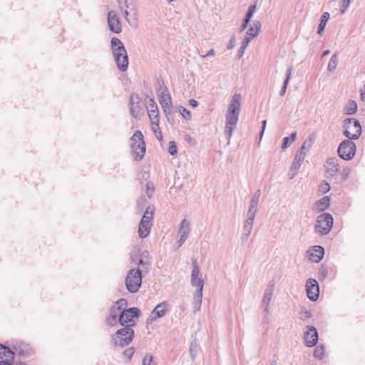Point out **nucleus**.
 <instances>
[{
	"mask_svg": "<svg viewBox=\"0 0 365 365\" xmlns=\"http://www.w3.org/2000/svg\"><path fill=\"white\" fill-rule=\"evenodd\" d=\"M110 46L118 68L121 71H126L128 66V57L122 41L116 37H113L110 40Z\"/></svg>",
	"mask_w": 365,
	"mask_h": 365,
	"instance_id": "obj_1",
	"label": "nucleus"
},
{
	"mask_svg": "<svg viewBox=\"0 0 365 365\" xmlns=\"http://www.w3.org/2000/svg\"><path fill=\"white\" fill-rule=\"evenodd\" d=\"M130 148L135 160H141L145 153V144L143 135L140 130H136L130 138Z\"/></svg>",
	"mask_w": 365,
	"mask_h": 365,
	"instance_id": "obj_2",
	"label": "nucleus"
},
{
	"mask_svg": "<svg viewBox=\"0 0 365 365\" xmlns=\"http://www.w3.org/2000/svg\"><path fill=\"white\" fill-rule=\"evenodd\" d=\"M134 336V330L130 326H125L118 329L115 334L112 336V342L114 346L124 347L128 345Z\"/></svg>",
	"mask_w": 365,
	"mask_h": 365,
	"instance_id": "obj_3",
	"label": "nucleus"
},
{
	"mask_svg": "<svg viewBox=\"0 0 365 365\" xmlns=\"http://www.w3.org/2000/svg\"><path fill=\"white\" fill-rule=\"evenodd\" d=\"M142 284V271L140 269H130L125 279V285L130 293L137 292Z\"/></svg>",
	"mask_w": 365,
	"mask_h": 365,
	"instance_id": "obj_4",
	"label": "nucleus"
},
{
	"mask_svg": "<svg viewBox=\"0 0 365 365\" xmlns=\"http://www.w3.org/2000/svg\"><path fill=\"white\" fill-rule=\"evenodd\" d=\"M343 127L344 135L350 140H356L361 134V127L359 121L356 119H345Z\"/></svg>",
	"mask_w": 365,
	"mask_h": 365,
	"instance_id": "obj_5",
	"label": "nucleus"
},
{
	"mask_svg": "<svg viewBox=\"0 0 365 365\" xmlns=\"http://www.w3.org/2000/svg\"><path fill=\"white\" fill-rule=\"evenodd\" d=\"M332 227L333 217L331 215L324 212L317 217L314 230L316 232L321 235H325L329 233Z\"/></svg>",
	"mask_w": 365,
	"mask_h": 365,
	"instance_id": "obj_6",
	"label": "nucleus"
},
{
	"mask_svg": "<svg viewBox=\"0 0 365 365\" xmlns=\"http://www.w3.org/2000/svg\"><path fill=\"white\" fill-rule=\"evenodd\" d=\"M140 309L135 307L125 309H122L120 314L118 317V322L123 326H130L132 328L133 326L135 324V318H138L140 315Z\"/></svg>",
	"mask_w": 365,
	"mask_h": 365,
	"instance_id": "obj_7",
	"label": "nucleus"
},
{
	"mask_svg": "<svg viewBox=\"0 0 365 365\" xmlns=\"http://www.w3.org/2000/svg\"><path fill=\"white\" fill-rule=\"evenodd\" d=\"M356 150V144L350 139L343 140L338 147L337 153L339 156L344 160H351Z\"/></svg>",
	"mask_w": 365,
	"mask_h": 365,
	"instance_id": "obj_8",
	"label": "nucleus"
},
{
	"mask_svg": "<svg viewBox=\"0 0 365 365\" xmlns=\"http://www.w3.org/2000/svg\"><path fill=\"white\" fill-rule=\"evenodd\" d=\"M307 144V140L304 141L302 147L297 151L295 154V157L294 161L290 167L289 171L288 173L289 179H293L297 175L298 170H299L302 162L305 158V146Z\"/></svg>",
	"mask_w": 365,
	"mask_h": 365,
	"instance_id": "obj_9",
	"label": "nucleus"
},
{
	"mask_svg": "<svg viewBox=\"0 0 365 365\" xmlns=\"http://www.w3.org/2000/svg\"><path fill=\"white\" fill-rule=\"evenodd\" d=\"M159 91H160V93L158 95L159 102L168 120L170 121L169 116L172 113V102L170 96L168 93V90L165 85L160 86Z\"/></svg>",
	"mask_w": 365,
	"mask_h": 365,
	"instance_id": "obj_10",
	"label": "nucleus"
},
{
	"mask_svg": "<svg viewBox=\"0 0 365 365\" xmlns=\"http://www.w3.org/2000/svg\"><path fill=\"white\" fill-rule=\"evenodd\" d=\"M127 300L125 299H120L111 307L108 317L106 318L108 324L114 326L118 322V317L122 309L126 308Z\"/></svg>",
	"mask_w": 365,
	"mask_h": 365,
	"instance_id": "obj_11",
	"label": "nucleus"
},
{
	"mask_svg": "<svg viewBox=\"0 0 365 365\" xmlns=\"http://www.w3.org/2000/svg\"><path fill=\"white\" fill-rule=\"evenodd\" d=\"M306 292L308 298L312 302H315L319 299V286L318 282L313 278H309L306 282Z\"/></svg>",
	"mask_w": 365,
	"mask_h": 365,
	"instance_id": "obj_12",
	"label": "nucleus"
},
{
	"mask_svg": "<svg viewBox=\"0 0 365 365\" xmlns=\"http://www.w3.org/2000/svg\"><path fill=\"white\" fill-rule=\"evenodd\" d=\"M325 169L329 176L332 178L337 176L340 172L339 160L336 157L328 158L326 161Z\"/></svg>",
	"mask_w": 365,
	"mask_h": 365,
	"instance_id": "obj_13",
	"label": "nucleus"
},
{
	"mask_svg": "<svg viewBox=\"0 0 365 365\" xmlns=\"http://www.w3.org/2000/svg\"><path fill=\"white\" fill-rule=\"evenodd\" d=\"M109 29L115 33L120 34L122 31L121 24L117 14L114 11H110L107 16Z\"/></svg>",
	"mask_w": 365,
	"mask_h": 365,
	"instance_id": "obj_14",
	"label": "nucleus"
},
{
	"mask_svg": "<svg viewBox=\"0 0 365 365\" xmlns=\"http://www.w3.org/2000/svg\"><path fill=\"white\" fill-rule=\"evenodd\" d=\"M307 330L304 333V339L307 346L312 347L318 341V332L313 326H307Z\"/></svg>",
	"mask_w": 365,
	"mask_h": 365,
	"instance_id": "obj_15",
	"label": "nucleus"
},
{
	"mask_svg": "<svg viewBox=\"0 0 365 365\" xmlns=\"http://www.w3.org/2000/svg\"><path fill=\"white\" fill-rule=\"evenodd\" d=\"M226 124L225 128V135L228 140L232 135V131L235 128L239 120V115L226 114Z\"/></svg>",
	"mask_w": 365,
	"mask_h": 365,
	"instance_id": "obj_16",
	"label": "nucleus"
},
{
	"mask_svg": "<svg viewBox=\"0 0 365 365\" xmlns=\"http://www.w3.org/2000/svg\"><path fill=\"white\" fill-rule=\"evenodd\" d=\"M324 255V249L322 246H313L307 252V257L313 262H320Z\"/></svg>",
	"mask_w": 365,
	"mask_h": 365,
	"instance_id": "obj_17",
	"label": "nucleus"
},
{
	"mask_svg": "<svg viewBox=\"0 0 365 365\" xmlns=\"http://www.w3.org/2000/svg\"><path fill=\"white\" fill-rule=\"evenodd\" d=\"M242 96L239 93L232 96L226 114L240 115Z\"/></svg>",
	"mask_w": 365,
	"mask_h": 365,
	"instance_id": "obj_18",
	"label": "nucleus"
},
{
	"mask_svg": "<svg viewBox=\"0 0 365 365\" xmlns=\"http://www.w3.org/2000/svg\"><path fill=\"white\" fill-rule=\"evenodd\" d=\"M192 274H191V284L194 287H200V284L204 286V281L200 277H198L200 274V267L196 259H192Z\"/></svg>",
	"mask_w": 365,
	"mask_h": 365,
	"instance_id": "obj_19",
	"label": "nucleus"
},
{
	"mask_svg": "<svg viewBox=\"0 0 365 365\" xmlns=\"http://www.w3.org/2000/svg\"><path fill=\"white\" fill-rule=\"evenodd\" d=\"M148 113L151 122H159L158 108L153 99L150 100Z\"/></svg>",
	"mask_w": 365,
	"mask_h": 365,
	"instance_id": "obj_20",
	"label": "nucleus"
},
{
	"mask_svg": "<svg viewBox=\"0 0 365 365\" xmlns=\"http://www.w3.org/2000/svg\"><path fill=\"white\" fill-rule=\"evenodd\" d=\"M14 357V351L8 346L0 344V358H5V361H12Z\"/></svg>",
	"mask_w": 365,
	"mask_h": 365,
	"instance_id": "obj_21",
	"label": "nucleus"
},
{
	"mask_svg": "<svg viewBox=\"0 0 365 365\" xmlns=\"http://www.w3.org/2000/svg\"><path fill=\"white\" fill-rule=\"evenodd\" d=\"M274 289V283L273 281L269 282L266 289L264 290L262 302L269 304L272 299V294Z\"/></svg>",
	"mask_w": 365,
	"mask_h": 365,
	"instance_id": "obj_22",
	"label": "nucleus"
},
{
	"mask_svg": "<svg viewBox=\"0 0 365 365\" xmlns=\"http://www.w3.org/2000/svg\"><path fill=\"white\" fill-rule=\"evenodd\" d=\"M261 28V23L259 21H254L246 32V35L254 38L258 35Z\"/></svg>",
	"mask_w": 365,
	"mask_h": 365,
	"instance_id": "obj_23",
	"label": "nucleus"
},
{
	"mask_svg": "<svg viewBox=\"0 0 365 365\" xmlns=\"http://www.w3.org/2000/svg\"><path fill=\"white\" fill-rule=\"evenodd\" d=\"M167 304L165 302L158 304L152 312L153 319L162 317L165 314Z\"/></svg>",
	"mask_w": 365,
	"mask_h": 365,
	"instance_id": "obj_24",
	"label": "nucleus"
},
{
	"mask_svg": "<svg viewBox=\"0 0 365 365\" xmlns=\"http://www.w3.org/2000/svg\"><path fill=\"white\" fill-rule=\"evenodd\" d=\"M190 231V222L187 219H183L180 225V228L178 230L179 235L187 238Z\"/></svg>",
	"mask_w": 365,
	"mask_h": 365,
	"instance_id": "obj_25",
	"label": "nucleus"
},
{
	"mask_svg": "<svg viewBox=\"0 0 365 365\" xmlns=\"http://www.w3.org/2000/svg\"><path fill=\"white\" fill-rule=\"evenodd\" d=\"M330 197L329 196H324L319 200L317 201L315 206L319 212L324 211L329 207Z\"/></svg>",
	"mask_w": 365,
	"mask_h": 365,
	"instance_id": "obj_26",
	"label": "nucleus"
},
{
	"mask_svg": "<svg viewBox=\"0 0 365 365\" xmlns=\"http://www.w3.org/2000/svg\"><path fill=\"white\" fill-rule=\"evenodd\" d=\"M152 224L142 223L140 221L138 226V235L140 238H145L150 232Z\"/></svg>",
	"mask_w": 365,
	"mask_h": 365,
	"instance_id": "obj_27",
	"label": "nucleus"
},
{
	"mask_svg": "<svg viewBox=\"0 0 365 365\" xmlns=\"http://www.w3.org/2000/svg\"><path fill=\"white\" fill-rule=\"evenodd\" d=\"M253 227V224L250 222H245L243 226V233L241 236V240L242 242H246L252 232Z\"/></svg>",
	"mask_w": 365,
	"mask_h": 365,
	"instance_id": "obj_28",
	"label": "nucleus"
},
{
	"mask_svg": "<svg viewBox=\"0 0 365 365\" xmlns=\"http://www.w3.org/2000/svg\"><path fill=\"white\" fill-rule=\"evenodd\" d=\"M202 289L203 286L200 284V287H197V290L194 294V299L195 301V308L199 310L202 303Z\"/></svg>",
	"mask_w": 365,
	"mask_h": 365,
	"instance_id": "obj_29",
	"label": "nucleus"
},
{
	"mask_svg": "<svg viewBox=\"0 0 365 365\" xmlns=\"http://www.w3.org/2000/svg\"><path fill=\"white\" fill-rule=\"evenodd\" d=\"M292 68L291 66H289L287 69L286 77H285L283 86H282V87L281 88V91L279 92V95L281 96H283L285 94V93H286L287 86L289 84V80H290L291 76H292Z\"/></svg>",
	"mask_w": 365,
	"mask_h": 365,
	"instance_id": "obj_30",
	"label": "nucleus"
},
{
	"mask_svg": "<svg viewBox=\"0 0 365 365\" xmlns=\"http://www.w3.org/2000/svg\"><path fill=\"white\" fill-rule=\"evenodd\" d=\"M329 17H330V15H329V12H324L322 14V15L321 16V19H320V23L318 26V31H317V33L319 35L322 34V32L324 31V30L325 29L327 22L329 20Z\"/></svg>",
	"mask_w": 365,
	"mask_h": 365,
	"instance_id": "obj_31",
	"label": "nucleus"
},
{
	"mask_svg": "<svg viewBox=\"0 0 365 365\" xmlns=\"http://www.w3.org/2000/svg\"><path fill=\"white\" fill-rule=\"evenodd\" d=\"M152 124V130L154 133L156 138L161 141L163 140V135L159 127V122H151Z\"/></svg>",
	"mask_w": 365,
	"mask_h": 365,
	"instance_id": "obj_32",
	"label": "nucleus"
},
{
	"mask_svg": "<svg viewBox=\"0 0 365 365\" xmlns=\"http://www.w3.org/2000/svg\"><path fill=\"white\" fill-rule=\"evenodd\" d=\"M338 64V56L337 54L335 53L332 55L329 63H328V70L331 72H333Z\"/></svg>",
	"mask_w": 365,
	"mask_h": 365,
	"instance_id": "obj_33",
	"label": "nucleus"
},
{
	"mask_svg": "<svg viewBox=\"0 0 365 365\" xmlns=\"http://www.w3.org/2000/svg\"><path fill=\"white\" fill-rule=\"evenodd\" d=\"M150 264H151L150 261H146L144 259H142L140 257L138 262V265L142 267V269H140V271H142V272H145V273H147L149 270Z\"/></svg>",
	"mask_w": 365,
	"mask_h": 365,
	"instance_id": "obj_34",
	"label": "nucleus"
},
{
	"mask_svg": "<svg viewBox=\"0 0 365 365\" xmlns=\"http://www.w3.org/2000/svg\"><path fill=\"white\" fill-rule=\"evenodd\" d=\"M357 111V105L355 101H350L346 106V112L348 115H353Z\"/></svg>",
	"mask_w": 365,
	"mask_h": 365,
	"instance_id": "obj_35",
	"label": "nucleus"
},
{
	"mask_svg": "<svg viewBox=\"0 0 365 365\" xmlns=\"http://www.w3.org/2000/svg\"><path fill=\"white\" fill-rule=\"evenodd\" d=\"M189 354L190 359L194 361L197 354V347L195 342H191L189 348Z\"/></svg>",
	"mask_w": 365,
	"mask_h": 365,
	"instance_id": "obj_36",
	"label": "nucleus"
},
{
	"mask_svg": "<svg viewBox=\"0 0 365 365\" xmlns=\"http://www.w3.org/2000/svg\"><path fill=\"white\" fill-rule=\"evenodd\" d=\"M299 319L302 321H307V319H309L312 314H311V312L309 311H308L306 308L304 307H302L301 309V311L299 312Z\"/></svg>",
	"mask_w": 365,
	"mask_h": 365,
	"instance_id": "obj_37",
	"label": "nucleus"
},
{
	"mask_svg": "<svg viewBox=\"0 0 365 365\" xmlns=\"http://www.w3.org/2000/svg\"><path fill=\"white\" fill-rule=\"evenodd\" d=\"M329 274L328 267L322 264L319 269V279H324L327 277Z\"/></svg>",
	"mask_w": 365,
	"mask_h": 365,
	"instance_id": "obj_38",
	"label": "nucleus"
},
{
	"mask_svg": "<svg viewBox=\"0 0 365 365\" xmlns=\"http://www.w3.org/2000/svg\"><path fill=\"white\" fill-rule=\"evenodd\" d=\"M324 354V349L322 346H317L314 350V356L318 359H322Z\"/></svg>",
	"mask_w": 365,
	"mask_h": 365,
	"instance_id": "obj_39",
	"label": "nucleus"
},
{
	"mask_svg": "<svg viewBox=\"0 0 365 365\" xmlns=\"http://www.w3.org/2000/svg\"><path fill=\"white\" fill-rule=\"evenodd\" d=\"M257 5L255 4L250 5L248 8V10L247 11L245 19L250 21V19H252L254 13L255 12Z\"/></svg>",
	"mask_w": 365,
	"mask_h": 365,
	"instance_id": "obj_40",
	"label": "nucleus"
},
{
	"mask_svg": "<svg viewBox=\"0 0 365 365\" xmlns=\"http://www.w3.org/2000/svg\"><path fill=\"white\" fill-rule=\"evenodd\" d=\"M143 365H156L153 361V356L150 354H146L143 359Z\"/></svg>",
	"mask_w": 365,
	"mask_h": 365,
	"instance_id": "obj_41",
	"label": "nucleus"
},
{
	"mask_svg": "<svg viewBox=\"0 0 365 365\" xmlns=\"http://www.w3.org/2000/svg\"><path fill=\"white\" fill-rule=\"evenodd\" d=\"M139 101H136V105H133L130 106V113H131V115L135 118H137L138 116V114H139Z\"/></svg>",
	"mask_w": 365,
	"mask_h": 365,
	"instance_id": "obj_42",
	"label": "nucleus"
},
{
	"mask_svg": "<svg viewBox=\"0 0 365 365\" xmlns=\"http://www.w3.org/2000/svg\"><path fill=\"white\" fill-rule=\"evenodd\" d=\"M330 190V185L328 182L323 181L319 186V191L322 193H327Z\"/></svg>",
	"mask_w": 365,
	"mask_h": 365,
	"instance_id": "obj_43",
	"label": "nucleus"
},
{
	"mask_svg": "<svg viewBox=\"0 0 365 365\" xmlns=\"http://www.w3.org/2000/svg\"><path fill=\"white\" fill-rule=\"evenodd\" d=\"M351 170L349 167L344 168L341 172V178L343 180H347L351 174Z\"/></svg>",
	"mask_w": 365,
	"mask_h": 365,
	"instance_id": "obj_44",
	"label": "nucleus"
},
{
	"mask_svg": "<svg viewBox=\"0 0 365 365\" xmlns=\"http://www.w3.org/2000/svg\"><path fill=\"white\" fill-rule=\"evenodd\" d=\"M168 152L171 155H175L177 153L178 149L175 141L169 142Z\"/></svg>",
	"mask_w": 365,
	"mask_h": 365,
	"instance_id": "obj_45",
	"label": "nucleus"
},
{
	"mask_svg": "<svg viewBox=\"0 0 365 365\" xmlns=\"http://www.w3.org/2000/svg\"><path fill=\"white\" fill-rule=\"evenodd\" d=\"M154 185L152 182H148L146 183V194L150 197L154 192Z\"/></svg>",
	"mask_w": 365,
	"mask_h": 365,
	"instance_id": "obj_46",
	"label": "nucleus"
},
{
	"mask_svg": "<svg viewBox=\"0 0 365 365\" xmlns=\"http://www.w3.org/2000/svg\"><path fill=\"white\" fill-rule=\"evenodd\" d=\"M350 3H351V0H342L341 1V9H340L341 14H344L346 11L348 7L350 5Z\"/></svg>",
	"mask_w": 365,
	"mask_h": 365,
	"instance_id": "obj_47",
	"label": "nucleus"
},
{
	"mask_svg": "<svg viewBox=\"0 0 365 365\" xmlns=\"http://www.w3.org/2000/svg\"><path fill=\"white\" fill-rule=\"evenodd\" d=\"M180 112L181 115H182V117L185 120H190L191 114H190V112L187 109H186L185 108L181 107Z\"/></svg>",
	"mask_w": 365,
	"mask_h": 365,
	"instance_id": "obj_48",
	"label": "nucleus"
},
{
	"mask_svg": "<svg viewBox=\"0 0 365 365\" xmlns=\"http://www.w3.org/2000/svg\"><path fill=\"white\" fill-rule=\"evenodd\" d=\"M255 215H256L255 212L248 211L247 213V219H246L245 222L254 224Z\"/></svg>",
	"mask_w": 365,
	"mask_h": 365,
	"instance_id": "obj_49",
	"label": "nucleus"
},
{
	"mask_svg": "<svg viewBox=\"0 0 365 365\" xmlns=\"http://www.w3.org/2000/svg\"><path fill=\"white\" fill-rule=\"evenodd\" d=\"M134 354V349L133 347L128 348L123 351V356L130 360Z\"/></svg>",
	"mask_w": 365,
	"mask_h": 365,
	"instance_id": "obj_50",
	"label": "nucleus"
},
{
	"mask_svg": "<svg viewBox=\"0 0 365 365\" xmlns=\"http://www.w3.org/2000/svg\"><path fill=\"white\" fill-rule=\"evenodd\" d=\"M292 143V142H291L290 138L285 137L283 139V142L282 144V149L284 150V149L287 148L288 147H289L291 145Z\"/></svg>",
	"mask_w": 365,
	"mask_h": 365,
	"instance_id": "obj_51",
	"label": "nucleus"
},
{
	"mask_svg": "<svg viewBox=\"0 0 365 365\" xmlns=\"http://www.w3.org/2000/svg\"><path fill=\"white\" fill-rule=\"evenodd\" d=\"M252 38L246 35L245 37L244 38V39L242 40L241 46L243 47V48H247L250 42L252 41Z\"/></svg>",
	"mask_w": 365,
	"mask_h": 365,
	"instance_id": "obj_52",
	"label": "nucleus"
},
{
	"mask_svg": "<svg viewBox=\"0 0 365 365\" xmlns=\"http://www.w3.org/2000/svg\"><path fill=\"white\" fill-rule=\"evenodd\" d=\"M261 195V190H257L255 194L253 195V196L252 197V199L250 201H252V202H259V197Z\"/></svg>",
	"mask_w": 365,
	"mask_h": 365,
	"instance_id": "obj_53",
	"label": "nucleus"
},
{
	"mask_svg": "<svg viewBox=\"0 0 365 365\" xmlns=\"http://www.w3.org/2000/svg\"><path fill=\"white\" fill-rule=\"evenodd\" d=\"M257 202L250 201V207L248 211L253 212L257 213Z\"/></svg>",
	"mask_w": 365,
	"mask_h": 365,
	"instance_id": "obj_54",
	"label": "nucleus"
},
{
	"mask_svg": "<svg viewBox=\"0 0 365 365\" xmlns=\"http://www.w3.org/2000/svg\"><path fill=\"white\" fill-rule=\"evenodd\" d=\"M153 213H154V207L149 206L145 210V212H144L143 216L146 215L148 217H150H150H153Z\"/></svg>",
	"mask_w": 365,
	"mask_h": 365,
	"instance_id": "obj_55",
	"label": "nucleus"
},
{
	"mask_svg": "<svg viewBox=\"0 0 365 365\" xmlns=\"http://www.w3.org/2000/svg\"><path fill=\"white\" fill-rule=\"evenodd\" d=\"M215 51L213 48H211L205 54L201 55L200 57L205 58L208 56H215Z\"/></svg>",
	"mask_w": 365,
	"mask_h": 365,
	"instance_id": "obj_56",
	"label": "nucleus"
},
{
	"mask_svg": "<svg viewBox=\"0 0 365 365\" xmlns=\"http://www.w3.org/2000/svg\"><path fill=\"white\" fill-rule=\"evenodd\" d=\"M140 258L144 259L146 261H150V252L148 250H144L140 254Z\"/></svg>",
	"mask_w": 365,
	"mask_h": 365,
	"instance_id": "obj_57",
	"label": "nucleus"
},
{
	"mask_svg": "<svg viewBox=\"0 0 365 365\" xmlns=\"http://www.w3.org/2000/svg\"><path fill=\"white\" fill-rule=\"evenodd\" d=\"M136 101H139V98L137 95H131L130 97V106L136 105Z\"/></svg>",
	"mask_w": 365,
	"mask_h": 365,
	"instance_id": "obj_58",
	"label": "nucleus"
},
{
	"mask_svg": "<svg viewBox=\"0 0 365 365\" xmlns=\"http://www.w3.org/2000/svg\"><path fill=\"white\" fill-rule=\"evenodd\" d=\"M152 219L153 217H151L150 216V217H148V216H143L142 219H141V222L142 223H148V224H152Z\"/></svg>",
	"mask_w": 365,
	"mask_h": 365,
	"instance_id": "obj_59",
	"label": "nucleus"
},
{
	"mask_svg": "<svg viewBox=\"0 0 365 365\" xmlns=\"http://www.w3.org/2000/svg\"><path fill=\"white\" fill-rule=\"evenodd\" d=\"M235 36H232L230 40V42H229V44L227 46V48L228 49H232L235 46Z\"/></svg>",
	"mask_w": 365,
	"mask_h": 365,
	"instance_id": "obj_60",
	"label": "nucleus"
},
{
	"mask_svg": "<svg viewBox=\"0 0 365 365\" xmlns=\"http://www.w3.org/2000/svg\"><path fill=\"white\" fill-rule=\"evenodd\" d=\"M249 22H250V21H248L245 19L243 20L242 24L240 26V32H242L243 31H245L247 29Z\"/></svg>",
	"mask_w": 365,
	"mask_h": 365,
	"instance_id": "obj_61",
	"label": "nucleus"
},
{
	"mask_svg": "<svg viewBox=\"0 0 365 365\" xmlns=\"http://www.w3.org/2000/svg\"><path fill=\"white\" fill-rule=\"evenodd\" d=\"M186 239L187 237H185L180 236V239L178 241V247H181L182 245L185 242Z\"/></svg>",
	"mask_w": 365,
	"mask_h": 365,
	"instance_id": "obj_62",
	"label": "nucleus"
},
{
	"mask_svg": "<svg viewBox=\"0 0 365 365\" xmlns=\"http://www.w3.org/2000/svg\"><path fill=\"white\" fill-rule=\"evenodd\" d=\"M189 104L190 106H191L192 107L195 108V107H197V105H198V103L196 100L195 99H190L189 100Z\"/></svg>",
	"mask_w": 365,
	"mask_h": 365,
	"instance_id": "obj_63",
	"label": "nucleus"
},
{
	"mask_svg": "<svg viewBox=\"0 0 365 365\" xmlns=\"http://www.w3.org/2000/svg\"><path fill=\"white\" fill-rule=\"evenodd\" d=\"M360 97L361 101H365V85L364 86V88L361 90Z\"/></svg>",
	"mask_w": 365,
	"mask_h": 365,
	"instance_id": "obj_64",
	"label": "nucleus"
}]
</instances>
